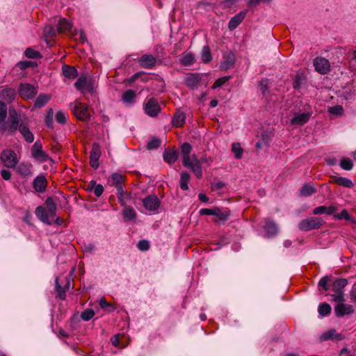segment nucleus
Masks as SVG:
<instances>
[{
	"instance_id": "nucleus-63",
	"label": "nucleus",
	"mask_w": 356,
	"mask_h": 356,
	"mask_svg": "<svg viewBox=\"0 0 356 356\" xmlns=\"http://www.w3.org/2000/svg\"><path fill=\"white\" fill-rule=\"evenodd\" d=\"M235 1L236 0H223L222 1V4L224 8H229L235 3Z\"/></svg>"
},
{
	"instance_id": "nucleus-45",
	"label": "nucleus",
	"mask_w": 356,
	"mask_h": 356,
	"mask_svg": "<svg viewBox=\"0 0 356 356\" xmlns=\"http://www.w3.org/2000/svg\"><path fill=\"white\" fill-rule=\"evenodd\" d=\"M161 141L157 138H152L147 144L148 149H154L158 148L161 145Z\"/></svg>"
},
{
	"instance_id": "nucleus-8",
	"label": "nucleus",
	"mask_w": 356,
	"mask_h": 356,
	"mask_svg": "<svg viewBox=\"0 0 356 356\" xmlns=\"http://www.w3.org/2000/svg\"><path fill=\"white\" fill-rule=\"evenodd\" d=\"M145 209L150 212L156 211L160 206V200L156 195H148L143 200Z\"/></svg>"
},
{
	"instance_id": "nucleus-18",
	"label": "nucleus",
	"mask_w": 356,
	"mask_h": 356,
	"mask_svg": "<svg viewBox=\"0 0 356 356\" xmlns=\"http://www.w3.org/2000/svg\"><path fill=\"white\" fill-rule=\"evenodd\" d=\"M10 118L11 120V123L9 126V131L10 133L15 132L16 130H19V115L16 110L13 109L9 112Z\"/></svg>"
},
{
	"instance_id": "nucleus-17",
	"label": "nucleus",
	"mask_w": 356,
	"mask_h": 356,
	"mask_svg": "<svg viewBox=\"0 0 356 356\" xmlns=\"http://www.w3.org/2000/svg\"><path fill=\"white\" fill-rule=\"evenodd\" d=\"M141 67L147 69H151L156 65V60L151 54H144L139 59Z\"/></svg>"
},
{
	"instance_id": "nucleus-25",
	"label": "nucleus",
	"mask_w": 356,
	"mask_h": 356,
	"mask_svg": "<svg viewBox=\"0 0 356 356\" xmlns=\"http://www.w3.org/2000/svg\"><path fill=\"white\" fill-rule=\"evenodd\" d=\"M16 97L15 90L13 88H5L0 94V98L3 101L11 102Z\"/></svg>"
},
{
	"instance_id": "nucleus-42",
	"label": "nucleus",
	"mask_w": 356,
	"mask_h": 356,
	"mask_svg": "<svg viewBox=\"0 0 356 356\" xmlns=\"http://www.w3.org/2000/svg\"><path fill=\"white\" fill-rule=\"evenodd\" d=\"M336 182L339 186H342L349 188H352L353 186V184L352 181L346 177H338L336 179Z\"/></svg>"
},
{
	"instance_id": "nucleus-14",
	"label": "nucleus",
	"mask_w": 356,
	"mask_h": 356,
	"mask_svg": "<svg viewBox=\"0 0 356 356\" xmlns=\"http://www.w3.org/2000/svg\"><path fill=\"white\" fill-rule=\"evenodd\" d=\"M33 187L38 193H44L47 188V179L43 175L37 176L33 181Z\"/></svg>"
},
{
	"instance_id": "nucleus-16",
	"label": "nucleus",
	"mask_w": 356,
	"mask_h": 356,
	"mask_svg": "<svg viewBox=\"0 0 356 356\" xmlns=\"http://www.w3.org/2000/svg\"><path fill=\"white\" fill-rule=\"evenodd\" d=\"M246 15V11L243 10L235 15L231 18L228 23V28L229 30H234L244 19Z\"/></svg>"
},
{
	"instance_id": "nucleus-56",
	"label": "nucleus",
	"mask_w": 356,
	"mask_h": 356,
	"mask_svg": "<svg viewBox=\"0 0 356 356\" xmlns=\"http://www.w3.org/2000/svg\"><path fill=\"white\" fill-rule=\"evenodd\" d=\"M137 248L140 251H147L150 248L149 243L147 240H141L138 243Z\"/></svg>"
},
{
	"instance_id": "nucleus-47",
	"label": "nucleus",
	"mask_w": 356,
	"mask_h": 356,
	"mask_svg": "<svg viewBox=\"0 0 356 356\" xmlns=\"http://www.w3.org/2000/svg\"><path fill=\"white\" fill-rule=\"evenodd\" d=\"M340 166L343 170H350L352 169L353 164L350 159L343 158L340 162Z\"/></svg>"
},
{
	"instance_id": "nucleus-11",
	"label": "nucleus",
	"mask_w": 356,
	"mask_h": 356,
	"mask_svg": "<svg viewBox=\"0 0 356 356\" xmlns=\"http://www.w3.org/2000/svg\"><path fill=\"white\" fill-rule=\"evenodd\" d=\"M101 155L99 145L97 143H93L92 149L90 152V164L97 169L99 167V159Z\"/></svg>"
},
{
	"instance_id": "nucleus-1",
	"label": "nucleus",
	"mask_w": 356,
	"mask_h": 356,
	"mask_svg": "<svg viewBox=\"0 0 356 356\" xmlns=\"http://www.w3.org/2000/svg\"><path fill=\"white\" fill-rule=\"evenodd\" d=\"M313 213L314 215L327 214L333 216L334 220H346L350 222H356V220L353 219L346 209L339 211V207L334 204L330 206H319L314 209Z\"/></svg>"
},
{
	"instance_id": "nucleus-33",
	"label": "nucleus",
	"mask_w": 356,
	"mask_h": 356,
	"mask_svg": "<svg viewBox=\"0 0 356 356\" xmlns=\"http://www.w3.org/2000/svg\"><path fill=\"white\" fill-rule=\"evenodd\" d=\"M263 228L264 232V236L266 237L275 235L278 230L276 224H265Z\"/></svg>"
},
{
	"instance_id": "nucleus-21",
	"label": "nucleus",
	"mask_w": 356,
	"mask_h": 356,
	"mask_svg": "<svg viewBox=\"0 0 356 356\" xmlns=\"http://www.w3.org/2000/svg\"><path fill=\"white\" fill-rule=\"evenodd\" d=\"M230 211L227 208H213V216H216L220 220H228Z\"/></svg>"
},
{
	"instance_id": "nucleus-3",
	"label": "nucleus",
	"mask_w": 356,
	"mask_h": 356,
	"mask_svg": "<svg viewBox=\"0 0 356 356\" xmlns=\"http://www.w3.org/2000/svg\"><path fill=\"white\" fill-rule=\"evenodd\" d=\"M70 109L73 114L79 120L88 121L90 118V115L88 110V106L78 101L71 103Z\"/></svg>"
},
{
	"instance_id": "nucleus-13",
	"label": "nucleus",
	"mask_w": 356,
	"mask_h": 356,
	"mask_svg": "<svg viewBox=\"0 0 356 356\" xmlns=\"http://www.w3.org/2000/svg\"><path fill=\"white\" fill-rule=\"evenodd\" d=\"M321 341L336 340L341 341L344 339V335L337 333L334 329L330 330L323 333L320 337Z\"/></svg>"
},
{
	"instance_id": "nucleus-15",
	"label": "nucleus",
	"mask_w": 356,
	"mask_h": 356,
	"mask_svg": "<svg viewBox=\"0 0 356 356\" xmlns=\"http://www.w3.org/2000/svg\"><path fill=\"white\" fill-rule=\"evenodd\" d=\"M310 117V113H296L291 119V123L293 125L301 126L307 123L309 121Z\"/></svg>"
},
{
	"instance_id": "nucleus-20",
	"label": "nucleus",
	"mask_w": 356,
	"mask_h": 356,
	"mask_svg": "<svg viewBox=\"0 0 356 356\" xmlns=\"http://www.w3.org/2000/svg\"><path fill=\"white\" fill-rule=\"evenodd\" d=\"M19 131L27 143H31L34 140L33 133L26 124L21 123L19 126Z\"/></svg>"
},
{
	"instance_id": "nucleus-32",
	"label": "nucleus",
	"mask_w": 356,
	"mask_h": 356,
	"mask_svg": "<svg viewBox=\"0 0 356 356\" xmlns=\"http://www.w3.org/2000/svg\"><path fill=\"white\" fill-rule=\"evenodd\" d=\"M195 56L191 53H184L181 55L180 63L184 66H188L195 63Z\"/></svg>"
},
{
	"instance_id": "nucleus-10",
	"label": "nucleus",
	"mask_w": 356,
	"mask_h": 356,
	"mask_svg": "<svg viewBox=\"0 0 356 356\" xmlns=\"http://www.w3.org/2000/svg\"><path fill=\"white\" fill-rule=\"evenodd\" d=\"M200 81L201 76L195 73H188L186 75L184 79L186 86L191 90L197 89Z\"/></svg>"
},
{
	"instance_id": "nucleus-31",
	"label": "nucleus",
	"mask_w": 356,
	"mask_h": 356,
	"mask_svg": "<svg viewBox=\"0 0 356 356\" xmlns=\"http://www.w3.org/2000/svg\"><path fill=\"white\" fill-rule=\"evenodd\" d=\"M72 27V24L65 18L60 19L57 27L56 31L58 33L65 32L69 31Z\"/></svg>"
},
{
	"instance_id": "nucleus-19",
	"label": "nucleus",
	"mask_w": 356,
	"mask_h": 356,
	"mask_svg": "<svg viewBox=\"0 0 356 356\" xmlns=\"http://www.w3.org/2000/svg\"><path fill=\"white\" fill-rule=\"evenodd\" d=\"M235 63V55L229 52L227 55L223 56V60L220 63V69L222 70H227L232 68Z\"/></svg>"
},
{
	"instance_id": "nucleus-12",
	"label": "nucleus",
	"mask_w": 356,
	"mask_h": 356,
	"mask_svg": "<svg viewBox=\"0 0 356 356\" xmlns=\"http://www.w3.org/2000/svg\"><path fill=\"white\" fill-rule=\"evenodd\" d=\"M337 302L334 307L335 314L338 317L343 316L346 314H350L353 312L352 305H345V301H336Z\"/></svg>"
},
{
	"instance_id": "nucleus-27",
	"label": "nucleus",
	"mask_w": 356,
	"mask_h": 356,
	"mask_svg": "<svg viewBox=\"0 0 356 356\" xmlns=\"http://www.w3.org/2000/svg\"><path fill=\"white\" fill-rule=\"evenodd\" d=\"M136 99V93L133 90H127L122 95V100L126 104H132Z\"/></svg>"
},
{
	"instance_id": "nucleus-9",
	"label": "nucleus",
	"mask_w": 356,
	"mask_h": 356,
	"mask_svg": "<svg viewBox=\"0 0 356 356\" xmlns=\"http://www.w3.org/2000/svg\"><path fill=\"white\" fill-rule=\"evenodd\" d=\"M37 93L36 88L29 83H22L19 86V94L23 98L32 99Z\"/></svg>"
},
{
	"instance_id": "nucleus-62",
	"label": "nucleus",
	"mask_w": 356,
	"mask_h": 356,
	"mask_svg": "<svg viewBox=\"0 0 356 356\" xmlns=\"http://www.w3.org/2000/svg\"><path fill=\"white\" fill-rule=\"evenodd\" d=\"M225 186V184L222 181H218L213 184L212 189L213 191L221 190Z\"/></svg>"
},
{
	"instance_id": "nucleus-60",
	"label": "nucleus",
	"mask_w": 356,
	"mask_h": 356,
	"mask_svg": "<svg viewBox=\"0 0 356 356\" xmlns=\"http://www.w3.org/2000/svg\"><path fill=\"white\" fill-rule=\"evenodd\" d=\"M328 281H329L328 277H323L320 280V281L318 282V285L320 286L323 287L325 291H327L328 290V286H327Z\"/></svg>"
},
{
	"instance_id": "nucleus-5",
	"label": "nucleus",
	"mask_w": 356,
	"mask_h": 356,
	"mask_svg": "<svg viewBox=\"0 0 356 356\" xmlns=\"http://www.w3.org/2000/svg\"><path fill=\"white\" fill-rule=\"evenodd\" d=\"M346 279H337L332 284V289L334 293L332 295L334 301H345L344 294L342 289L347 285Z\"/></svg>"
},
{
	"instance_id": "nucleus-49",
	"label": "nucleus",
	"mask_w": 356,
	"mask_h": 356,
	"mask_svg": "<svg viewBox=\"0 0 356 356\" xmlns=\"http://www.w3.org/2000/svg\"><path fill=\"white\" fill-rule=\"evenodd\" d=\"M93 186V188H94V193L95 195L97 196V197H99L102 195V194L104 192V187L102 184H96L95 181H90V185Z\"/></svg>"
},
{
	"instance_id": "nucleus-53",
	"label": "nucleus",
	"mask_w": 356,
	"mask_h": 356,
	"mask_svg": "<svg viewBox=\"0 0 356 356\" xmlns=\"http://www.w3.org/2000/svg\"><path fill=\"white\" fill-rule=\"evenodd\" d=\"M94 316L95 312H93L92 309H86L83 311L81 314V318L85 321L90 320L91 318H92Z\"/></svg>"
},
{
	"instance_id": "nucleus-29",
	"label": "nucleus",
	"mask_w": 356,
	"mask_h": 356,
	"mask_svg": "<svg viewBox=\"0 0 356 356\" xmlns=\"http://www.w3.org/2000/svg\"><path fill=\"white\" fill-rule=\"evenodd\" d=\"M186 116L185 114L181 111L177 112L172 120L173 126L179 127H181L185 122Z\"/></svg>"
},
{
	"instance_id": "nucleus-28",
	"label": "nucleus",
	"mask_w": 356,
	"mask_h": 356,
	"mask_svg": "<svg viewBox=\"0 0 356 356\" xmlns=\"http://www.w3.org/2000/svg\"><path fill=\"white\" fill-rule=\"evenodd\" d=\"M123 176L120 173H113L108 179V184L111 186L117 187L122 184Z\"/></svg>"
},
{
	"instance_id": "nucleus-59",
	"label": "nucleus",
	"mask_w": 356,
	"mask_h": 356,
	"mask_svg": "<svg viewBox=\"0 0 356 356\" xmlns=\"http://www.w3.org/2000/svg\"><path fill=\"white\" fill-rule=\"evenodd\" d=\"M31 61H27V60L20 61L16 64L15 67L14 69L19 68L20 70H24L29 67L31 66Z\"/></svg>"
},
{
	"instance_id": "nucleus-39",
	"label": "nucleus",
	"mask_w": 356,
	"mask_h": 356,
	"mask_svg": "<svg viewBox=\"0 0 356 356\" xmlns=\"http://www.w3.org/2000/svg\"><path fill=\"white\" fill-rule=\"evenodd\" d=\"M74 86L77 90L83 91L88 86V81L86 77H79L75 82Z\"/></svg>"
},
{
	"instance_id": "nucleus-51",
	"label": "nucleus",
	"mask_w": 356,
	"mask_h": 356,
	"mask_svg": "<svg viewBox=\"0 0 356 356\" xmlns=\"http://www.w3.org/2000/svg\"><path fill=\"white\" fill-rule=\"evenodd\" d=\"M53 115L54 112L51 108H49L47 111V115L45 118V124L49 127L53 128Z\"/></svg>"
},
{
	"instance_id": "nucleus-41",
	"label": "nucleus",
	"mask_w": 356,
	"mask_h": 356,
	"mask_svg": "<svg viewBox=\"0 0 356 356\" xmlns=\"http://www.w3.org/2000/svg\"><path fill=\"white\" fill-rule=\"evenodd\" d=\"M232 151L234 154L236 159H239L242 157L243 150L241 148L240 143H233L232 147Z\"/></svg>"
},
{
	"instance_id": "nucleus-24",
	"label": "nucleus",
	"mask_w": 356,
	"mask_h": 356,
	"mask_svg": "<svg viewBox=\"0 0 356 356\" xmlns=\"http://www.w3.org/2000/svg\"><path fill=\"white\" fill-rule=\"evenodd\" d=\"M163 159L169 164L174 163L179 157V153L177 150H165L163 155Z\"/></svg>"
},
{
	"instance_id": "nucleus-43",
	"label": "nucleus",
	"mask_w": 356,
	"mask_h": 356,
	"mask_svg": "<svg viewBox=\"0 0 356 356\" xmlns=\"http://www.w3.org/2000/svg\"><path fill=\"white\" fill-rule=\"evenodd\" d=\"M56 30L51 26L47 25L44 27L43 33L46 38L54 37L56 34Z\"/></svg>"
},
{
	"instance_id": "nucleus-2",
	"label": "nucleus",
	"mask_w": 356,
	"mask_h": 356,
	"mask_svg": "<svg viewBox=\"0 0 356 356\" xmlns=\"http://www.w3.org/2000/svg\"><path fill=\"white\" fill-rule=\"evenodd\" d=\"M191 149L192 147L188 143H184L181 145V152L183 154V165L187 168L191 169L196 177L199 179L202 176L200 163L195 154L193 156V158L191 159L190 153Z\"/></svg>"
},
{
	"instance_id": "nucleus-64",
	"label": "nucleus",
	"mask_w": 356,
	"mask_h": 356,
	"mask_svg": "<svg viewBox=\"0 0 356 356\" xmlns=\"http://www.w3.org/2000/svg\"><path fill=\"white\" fill-rule=\"evenodd\" d=\"M83 249L85 252H92L95 249V245L92 243H88L84 245Z\"/></svg>"
},
{
	"instance_id": "nucleus-46",
	"label": "nucleus",
	"mask_w": 356,
	"mask_h": 356,
	"mask_svg": "<svg viewBox=\"0 0 356 356\" xmlns=\"http://www.w3.org/2000/svg\"><path fill=\"white\" fill-rule=\"evenodd\" d=\"M320 225L321 224H300L299 229L304 232L317 229L320 228Z\"/></svg>"
},
{
	"instance_id": "nucleus-37",
	"label": "nucleus",
	"mask_w": 356,
	"mask_h": 356,
	"mask_svg": "<svg viewBox=\"0 0 356 356\" xmlns=\"http://www.w3.org/2000/svg\"><path fill=\"white\" fill-rule=\"evenodd\" d=\"M190 181V175L187 172H181V177L179 181V186L180 188L186 191L188 189V182Z\"/></svg>"
},
{
	"instance_id": "nucleus-44",
	"label": "nucleus",
	"mask_w": 356,
	"mask_h": 356,
	"mask_svg": "<svg viewBox=\"0 0 356 356\" xmlns=\"http://www.w3.org/2000/svg\"><path fill=\"white\" fill-rule=\"evenodd\" d=\"M24 55L29 58L37 59L42 57L40 52L31 49L27 48L24 51Z\"/></svg>"
},
{
	"instance_id": "nucleus-58",
	"label": "nucleus",
	"mask_w": 356,
	"mask_h": 356,
	"mask_svg": "<svg viewBox=\"0 0 356 356\" xmlns=\"http://www.w3.org/2000/svg\"><path fill=\"white\" fill-rule=\"evenodd\" d=\"M123 214L124 218L132 220L136 216V212L133 208L129 207L124 209Z\"/></svg>"
},
{
	"instance_id": "nucleus-30",
	"label": "nucleus",
	"mask_w": 356,
	"mask_h": 356,
	"mask_svg": "<svg viewBox=\"0 0 356 356\" xmlns=\"http://www.w3.org/2000/svg\"><path fill=\"white\" fill-rule=\"evenodd\" d=\"M31 155L36 161L40 163L45 162L48 160V155L42 149L31 150Z\"/></svg>"
},
{
	"instance_id": "nucleus-7",
	"label": "nucleus",
	"mask_w": 356,
	"mask_h": 356,
	"mask_svg": "<svg viewBox=\"0 0 356 356\" xmlns=\"http://www.w3.org/2000/svg\"><path fill=\"white\" fill-rule=\"evenodd\" d=\"M314 66L316 71L321 74H326L330 70V64L327 59L317 57L314 60Z\"/></svg>"
},
{
	"instance_id": "nucleus-55",
	"label": "nucleus",
	"mask_w": 356,
	"mask_h": 356,
	"mask_svg": "<svg viewBox=\"0 0 356 356\" xmlns=\"http://www.w3.org/2000/svg\"><path fill=\"white\" fill-rule=\"evenodd\" d=\"M230 76H223V77H221L220 79H218L217 80L215 81V82L213 83V86H212V89H216V88H218L219 87H220L221 86H222L227 81H228L229 79Z\"/></svg>"
},
{
	"instance_id": "nucleus-35",
	"label": "nucleus",
	"mask_w": 356,
	"mask_h": 356,
	"mask_svg": "<svg viewBox=\"0 0 356 356\" xmlns=\"http://www.w3.org/2000/svg\"><path fill=\"white\" fill-rule=\"evenodd\" d=\"M45 204L47 206V211L49 213V216H54L56 214V205L54 202V200L52 197H47L45 201Z\"/></svg>"
},
{
	"instance_id": "nucleus-36",
	"label": "nucleus",
	"mask_w": 356,
	"mask_h": 356,
	"mask_svg": "<svg viewBox=\"0 0 356 356\" xmlns=\"http://www.w3.org/2000/svg\"><path fill=\"white\" fill-rule=\"evenodd\" d=\"M316 192V189L312 185L305 184L300 189V193L303 197H309Z\"/></svg>"
},
{
	"instance_id": "nucleus-54",
	"label": "nucleus",
	"mask_w": 356,
	"mask_h": 356,
	"mask_svg": "<svg viewBox=\"0 0 356 356\" xmlns=\"http://www.w3.org/2000/svg\"><path fill=\"white\" fill-rule=\"evenodd\" d=\"M328 112L331 114L340 115H342L343 113V108L340 105H337L332 107H330L328 108Z\"/></svg>"
},
{
	"instance_id": "nucleus-6",
	"label": "nucleus",
	"mask_w": 356,
	"mask_h": 356,
	"mask_svg": "<svg viewBox=\"0 0 356 356\" xmlns=\"http://www.w3.org/2000/svg\"><path fill=\"white\" fill-rule=\"evenodd\" d=\"M1 159L4 165L8 168L16 167L18 160L16 153L12 149H4L1 152Z\"/></svg>"
},
{
	"instance_id": "nucleus-40",
	"label": "nucleus",
	"mask_w": 356,
	"mask_h": 356,
	"mask_svg": "<svg viewBox=\"0 0 356 356\" xmlns=\"http://www.w3.org/2000/svg\"><path fill=\"white\" fill-rule=\"evenodd\" d=\"M318 313L323 316H327L331 312V307L329 304L326 302H323L319 305L318 306Z\"/></svg>"
},
{
	"instance_id": "nucleus-23",
	"label": "nucleus",
	"mask_w": 356,
	"mask_h": 356,
	"mask_svg": "<svg viewBox=\"0 0 356 356\" xmlns=\"http://www.w3.org/2000/svg\"><path fill=\"white\" fill-rule=\"evenodd\" d=\"M15 168L17 172L20 175L28 177L32 175L31 164L21 163L18 165H16Z\"/></svg>"
},
{
	"instance_id": "nucleus-4",
	"label": "nucleus",
	"mask_w": 356,
	"mask_h": 356,
	"mask_svg": "<svg viewBox=\"0 0 356 356\" xmlns=\"http://www.w3.org/2000/svg\"><path fill=\"white\" fill-rule=\"evenodd\" d=\"M144 112L151 118L156 117L161 108L156 99L154 98L146 99L143 104Z\"/></svg>"
},
{
	"instance_id": "nucleus-22",
	"label": "nucleus",
	"mask_w": 356,
	"mask_h": 356,
	"mask_svg": "<svg viewBox=\"0 0 356 356\" xmlns=\"http://www.w3.org/2000/svg\"><path fill=\"white\" fill-rule=\"evenodd\" d=\"M35 213L39 220L42 221V222H49V217L51 216H49L46 208L44 207H38L35 209Z\"/></svg>"
},
{
	"instance_id": "nucleus-52",
	"label": "nucleus",
	"mask_w": 356,
	"mask_h": 356,
	"mask_svg": "<svg viewBox=\"0 0 356 356\" xmlns=\"http://www.w3.org/2000/svg\"><path fill=\"white\" fill-rule=\"evenodd\" d=\"M56 120L61 124H64L67 120V113L63 111H58L56 114Z\"/></svg>"
},
{
	"instance_id": "nucleus-61",
	"label": "nucleus",
	"mask_w": 356,
	"mask_h": 356,
	"mask_svg": "<svg viewBox=\"0 0 356 356\" xmlns=\"http://www.w3.org/2000/svg\"><path fill=\"white\" fill-rule=\"evenodd\" d=\"M1 177L5 180H9L11 177V173L9 170H2L1 171Z\"/></svg>"
},
{
	"instance_id": "nucleus-57",
	"label": "nucleus",
	"mask_w": 356,
	"mask_h": 356,
	"mask_svg": "<svg viewBox=\"0 0 356 356\" xmlns=\"http://www.w3.org/2000/svg\"><path fill=\"white\" fill-rule=\"evenodd\" d=\"M7 116V107L4 102L0 101V119L4 121Z\"/></svg>"
},
{
	"instance_id": "nucleus-48",
	"label": "nucleus",
	"mask_w": 356,
	"mask_h": 356,
	"mask_svg": "<svg viewBox=\"0 0 356 356\" xmlns=\"http://www.w3.org/2000/svg\"><path fill=\"white\" fill-rule=\"evenodd\" d=\"M56 289L58 292V297L60 300H64L65 298V289H63L58 282V278L56 279Z\"/></svg>"
},
{
	"instance_id": "nucleus-38",
	"label": "nucleus",
	"mask_w": 356,
	"mask_h": 356,
	"mask_svg": "<svg viewBox=\"0 0 356 356\" xmlns=\"http://www.w3.org/2000/svg\"><path fill=\"white\" fill-rule=\"evenodd\" d=\"M202 60L204 63H207L211 61L212 57L210 49L208 46H204L201 53Z\"/></svg>"
},
{
	"instance_id": "nucleus-26",
	"label": "nucleus",
	"mask_w": 356,
	"mask_h": 356,
	"mask_svg": "<svg viewBox=\"0 0 356 356\" xmlns=\"http://www.w3.org/2000/svg\"><path fill=\"white\" fill-rule=\"evenodd\" d=\"M62 70L63 76L69 79H74L78 76V72L74 67L64 65Z\"/></svg>"
},
{
	"instance_id": "nucleus-34",
	"label": "nucleus",
	"mask_w": 356,
	"mask_h": 356,
	"mask_svg": "<svg viewBox=\"0 0 356 356\" xmlns=\"http://www.w3.org/2000/svg\"><path fill=\"white\" fill-rule=\"evenodd\" d=\"M50 100V96L47 95L40 94L35 99L34 107L42 108L46 105Z\"/></svg>"
},
{
	"instance_id": "nucleus-50",
	"label": "nucleus",
	"mask_w": 356,
	"mask_h": 356,
	"mask_svg": "<svg viewBox=\"0 0 356 356\" xmlns=\"http://www.w3.org/2000/svg\"><path fill=\"white\" fill-rule=\"evenodd\" d=\"M118 191L119 201L122 204L124 199L127 197V193L124 190L122 184L115 187Z\"/></svg>"
}]
</instances>
